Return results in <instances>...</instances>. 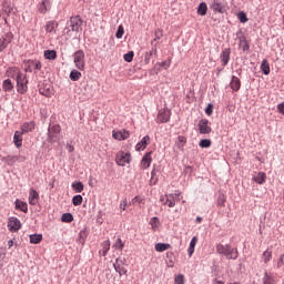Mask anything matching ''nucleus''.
Returning <instances> with one entry per match:
<instances>
[{
	"label": "nucleus",
	"instance_id": "nucleus-29",
	"mask_svg": "<svg viewBox=\"0 0 284 284\" xmlns=\"http://www.w3.org/2000/svg\"><path fill=\"white\" fill-rule=\"evenodd\" d=\"M197 14H200V17H205L207 14V4L205 2L199 4Z\"/></svg>",
	"mask_w": 284,
	"mask_h": 284
},
{
	"label": "nucleus",
	"instance_id": "nucleus-43",
	"mask_svg": "<svg viewBox=\"0 0 284 284\" xmlns=\"http://www.w3.org/2000/svg\"><path fill=\"white\" fill-rule=\"evenodd\" d=\"M263 258H264V263H270L272 261V252L271 251H265L263 253Z\"/></svg>",
	"mask_w": 284,
	"mask_h": 284
},
{
	"label": "nucleus",
	"instance_id": "nucleus-4",
	"mask_svg": "<svg viewBox=\"0 0 284 284\" xmlns=\"http://www.w3.org/2000/svg\"><path fill=\"white\" fill-rule=\"evenodd\" d=\"M73 63L81 72L85 70V52L83 50H78L73 53Z\"/></svg>",
	"mask_w": 284,
	"mask_h": 284
},
{
	"label": "nucleus",
	"instance_id": "nucleus-31",
	"mask_svg": "<svg viewBox=\"0 0 284 284\" xmlns=\"http://www.w3.org/2000/svg\"><path fill=\"white\" fill-rule=\"evenodd\" d=\"M240 48L243 50V52H247V50H250V42H247L245 37L240 38Z\"/></svg>",
	"mask_w": 284,
	"mask_h": 284
},
{
	"label": "nucleus",
	"instance_id": "nucleus-19",
	"mask_svg": "<svg viewBox=\"0 0 284 284\" xmlns=\"http://www.w3.org/2000/svg\"><path fill=\"white\" fill-rule=\"evenodd\" d=\"M39 203V192L34 189L29 191V205H37Z\"/></svg>",
	"mask_w": 284,
	"mask_h": 284
},
{
	"label": "nucleus",
	"instance_id": "nucleus-38",
	"mask_svg": "<svg viewBox=\"0 0 284 284\" xmlns=\"http://www.w3.org/2000/svg\"><path fill=\"white\" fill-rule=\"evenodd\" d=\"M113 247H115V250H120V252L123 250V247H125V243H123V240H121V237H119L115 242V244L113 245Z\"/></svg>",
	"mask_w": 284,
	"mask_h": 284
},
{
	"label": "nucleus",
	"instance_id": "nucleus-2",
	"mask_svg": "<svg viewBox=\"0 0 284 284\" xmlns=\"http://www.w3.org/2000/svg\"><path fill=\"white\" fill-rule=\"evenodd\" d=\"M216 252L217 254H223L229 261H236L239 258V250L229 244H217Z\"/></svg>",
	"mask_w": 284,
	"mask_h": 284
},
{
	"label": "nucleus",
	"instance_id": "nucleus-10",
	"mask_svg": "<svg viewBox=\"0 0 284 284\" xmlns=\"http://www.w3.org/2000/svg\"><path fill=\"white\" fill-rule=\"evenodd\" d=\"M210 9L213 10V12H219L220 14H223L225 12V4L219 0H212L210 2Z\"/></svg>",
	"mask_w": 284,
	"mask_h": 284
},
{
	"label": "nucleus",
	"instance_id": "nucleus-1",
	"mask_svg": "<svg viewBox=\"0 0 284 284\" xmlns=\"http://www.w3.org/2000/svg\"><path fill=\"white\" fill-rule=\"evenodd\" d=\"M7 77L14 79L17 82V92L26 94L28 92V77L17 67H11L7 70Z\"/></svg>",
	"mask_w": 284,
	"mask_h": 284
},
{
	"label": "nucleus",
	"instance_id": "nucleus-37",
	"mask_svg": "<svg viewBox=\"0 0 284 284\" xmlns=\"http://www.w3.org/2000/svg\"><path fill=\"white\" fill-rule=\"evenodd\" d=\"M63 223H72L74 221V216H72V213H64L61 217Z\"/></svg>",
	"mask_w": 284,
	"mask_h": 284
},
{
	"label": "nucleus",
	"instance_id": "nucleus-51",
	"mask_svg": "<svg viewBox=\"0 0 284 284\" xmlns=\"http://www.w3.org/2000/svg\"><path fill=\"white\" fill-rule=\"evenodd\" d=\"M143 201H144L143 197H141V196H135V197L132 199L131 203H132L133 205H136V204L143 203Z\"/></svg>",
	"mask_w": 284,
	"mask_h": 284
},
{
	"label": "nucleus",
	"instance_id": "nucleus-42",
	"mask_svg": "<svg viewBox=\"0 0 284 284\" xmlns=\"http://www.w3.org/2000/svg\"><path fill=\"white\" fill-rule=\"evenodd\" d=\"M212 145V140L210 139H204L200 141V148H210Z\"/></svg>",
	"mask_w": 284,
	"mask_h": 284
},
{
	"label": "nucleus",
	"instance_id": "nucleus-56",
	"mask_svg": "<svg viewBox=\"0 0 284 284\" xmlns=\"http://www.w3.org/2000/svg\"><path fill=\"white\" fill-rule=\"evenodd\" d=\"M79 236H80L81 243H85V239L88 237V234L85 233V231H81L79 233Z\"/></svg>",
	"mask_w": 284,
	"mask_h": 284
},
{
	"label": "nucleus",
	"instance_id": "nucleus-60",
	"mask_svg": "<svg viewBox=\"0 0 284 284\" xmlns=\"http://www.w3.org/2000/svg\"><path fill=\"white\" fill-rule=\"evenodd\" d=\"M187 254L190 257H192V254H194V246H189Z\"/></svg>",
	"mask_w": 284,
	"mask_h": 284
},
{
	"label": "nucleus",
	"instance_id": "nucleus-39",
	"mask_svg": "<svg viewBox=\"0 0 284 284\" xmlns=\"http://www.w3.org/2000/svg\"><path fill=\"white\" fill-rule=\"evenodd\" d=\"M123 59L126 61V63H132V60L134 59V51H129L125 53Z\"/></svg>",
	"mask_w": 284,
	"mask_h": 284
},
{
	"label": "nucleus",
	"instance_id": "nucleus-32",
	"mask_svg": "<svg viewBox=\"0 0 284 284\" xmlns=\"http://www.w3.org/2000/svg\"><path fill=\"white\" fill-rule=\"evenodd\" d=\"M82 74L80 71H78L77 69H73L70 72L69 79H71V81H79V79H81Z\"/></svg>",
	"mask_w": 284,
	"mask_h": 284
},
{
	"label": "nucleus",
	"instance_id": "nucleus-15",
	"mask_svg": "<svg viewBox=\"0 0 284 284\" xmlns=\"http://www.w3.org/2000/svg\"><path fill=\"white\" fill-rule=\"evenodd\" d=\"M8 227L10 232H19L21 230V221L17 217H10L8 222Z\"/></svg>",
	"mask_w": 284,
	"mask_h": 284
},
{
	"label": "nucleus",
	"instance_id": "nucleus-55",
	"mask_svg": "<svg viewBox=\"0 0 284 284\" xmlns=\"http://www.w3.org/2000/svg\"><path fill=\"white\" fill-rule=\"evenodd\" d=\"M128 207V200H123L120 202V210H122V212H125Z\"/></svg>",
	"mask_w": 284,
	"mask_h": 284
},
{
	"label": "nucleus",
	"instance_id": "nucleus-53",
	"mask_svg": "<svg viewBox=\"0 0 284 284\" xmlns=\"http://www.w3.org/2000/svg\"><path fill=\"white\" fill-rule=\"evenodd\" d=\"M212 112H214V105L209 104V105L206 106V109H205V114H206L207 116H212Z\"/></svg>",
	"mask_w": 284,
	"mask_h": 284
},
{
	"label": "nucleus",
	"instance_id": "nucleus-23",
	"mask_svg": "<svg viewBox=\"0 0 284 284\" xmlns=\"http://www.w3.org/2000/svg\"><path fill=\"white\" fill-rule=\"evenodd\" d=\"M16 210H20L24 214H28V203L21 200H16Z\"/></svg>",
	"mask_w": 284,
	"mask_h": 284
},
{
	"label": "nucleus",
	"instance_id": "nucleus-3",
	"mask_svg": "<svg viewBox=\"0 0 284 284\" xmlns=\"http://www.w3.org/2000/svg\"><path fill=\"white\" fill-rule=\"evenodd\" d=\"M181 192L176 191L175 194H166L160 197L161 203L163 205H168V207H174L179 201H181Z\"/></svg>",
	"mask_w": 284,
	"mask_h": 284
},
{
	"label": "nucleus",
	"instance_id": "nucleus-28",
	"mask_svg": "<svg viewBox=\"0 0 284 284\" xmlns=\"http://www.w3.org/2000/svg\"><path fill=\"white\" fill-rule=\"evenodd\" d=\"M12 10H14V7H12L11 3H9V2H3V4H2V11L4 12V14H7L8 17H10V14H12Z\"/></svg>",
	"mask_w": 284,
	"mask_h": 284
},
{
	"label": "nucleus",
	"instance_id": "nucleus-61",
	"mask_svg": "<svg viewBox=\"0 0 284 284\" xmlns=\"http://www.w3.org/2000/svg\"><path fill=\"white\" fill-rule=\"evenodd\" d=\"M34 68H36V70H41V68H42L41 62H39V61L36 62Z\"/></svg>",
	"mask_w": 284,
	"mask_h": 284
},
{
	"label": "nucleus",
	"instance_id": "nucleus-52",
	"mask_svg": "<svg viewBox=\"0 0 284 284\" xmlns=\"http://www.w3.org/2000/svg\"><path fill=\"white\" fill-rule=\"evenodd\" d=\"M40 94H42V97H47L48 99L52 97V92L49 91V89L47 91L45 89H40Z\"/></svg>",
	"mask_w": 284,
	"mask_h": 284
},
{
	"label": "nucleus",
	"instance_id": "nucleus-63",
	"mask_svg": "<svg viewBox=\"0 0 284 284\" xmlns=\"http://www.w3.org/2000/svg\"><path fill=\"white\" fill-rule=\"evenodd\" d=\"M12 245H14V241L9 240V241H8V246H9V247H12Z\"/></svg>",
	"mask_w": 284,
	"mask_h": 284
},
{
	"label": "nucleus",
	"instance_id": "nucleus-40",
	"mask_svg": "<svg viewBox=\"0 0 284 284\" xmlns=\"http://www.w3.org/2000/svg\"><path fill=\"white\" fill-rule=\"evenodd\" d=\"M72 203H73V205H75V206L81 205V203H83V196H81V195H74L73 199H72Z\"/></svg>",
	"mask_w": 284,
	"mask_h": 284
},
{
	"label": "nucleus",
	"instance_id": "nucleus-6",
	"mask_svg": "<svg viewBox=\"0 0 284 284\" xmlns=\"http://www.w3.org/2000/svg\"><path fill=\"white\" fill-rule=\"evenodd\" d=\"M61 133V125L54 124L49 128L48 140L49 143H57L59 141V134Z\"/></svg>",
	"mask_w": 284,
	"mask_h": 284
},
{
	"label": "nucleus",
	"instance_id": "nucleus-25",
	"mask_svg": "<svg viewBox=\"0 0 284 284\" xmlns=\"http://www.w3.org/2000/svg\"><path fill=\"white\" fill-rule=\"evenodd\" d=\"M3 163H7V165H14L17 161H19V156L17 155H8L2 159Z\"/></svg>",
	"mask_w": 284,
	"mask_h": 284
},
{
	"label": "nucleus",
	"instance_id": "nucleus-24",
	"mask_svg": "<svg viewBox=\"0 0 284 284\" xmlns=\"http://www.w3.org/2000/svg\"><path fill=\"white\" fill-rule=\"evenodd\" d=\"M2 89L4 90V92H12V90H14V84L12 83V80H4L2 82Z\"/></svg>",
	"mask_w": 284,
	"mask_h": 284
},
{
	"label": "nucleus",
	"instance_id": "nucleus-58",
	"mask_svg": "<svg viewBox=\"0 0 284 284\" xmlns=\"http://www.w3.org/2000/svg\"><path fill=\"white\" fill-rule=\"evenodd\" d=\"M277 111L280 112V114L284 115V102L277 104Z\"/></svg>",
	"mask_w": 284,
	"mask_h": 284
},
{
	"label": "nucleus",
	"instance_id": "nucleus-21",
	"mask_svg": "<svg viewBox=\"0 0 284 284\" xmlns=\"http://www.w3.org/2000/svg\"><path fill=\"white\" fill-rule=\"evenodd\" d=\"M13 143L16 148H21L23 145V133L21 131H16L13 135Z\"/></svg>",
	"mask_w": 284,
	"mask_h": 284
},
{
	"label": "nucleus",
	"instance_id": "nucleus-13",
	"mask_svg": "<svg viewBox=\"0 0 284 284\" xmlns=\"http://www.w3.org/2000/svg\"><path fill=\"white\" fill-rule=\"evenodd\" d=\"M112 136L113 139H115V141H125L130 139V131L128 130L113 131Z\"/></svg>",
	"mask_w": 284,
	"mask_h": 284
},
{
	"label": "nucleus",
	"instance_id": "nucleus-59",
	"mask_svg": "<svg viewBox=\"0 0 284 284\" xmlns=\"http://www.w3.org/2000/svg\"><path fill=\"white\" fill-rule=\"evenodd\" d=\"M160 67L164 68V70H168V68H170V62L168 61L160 62Z\"/></svg>",
	"mask_w": 284,
	"mask_h": 284
},
{
	"label": "nucleus",
	"instance_id": "nucleus-46",
	"mask_svg": "<svg viewBox=\"0 0 284 284\" xmlns=\"http://www.w3.org/2000/svg\"><path fill=\"white\" fill-rule=\"evenodd\" d=\"M102 245H103V256H105L108 252H110V240L104 241Z\"/></svg>",
	"mask_w": 284,
	"mask_h": 284
},
{
	"label": "nucleus",
	"instance_id": "nucleus-12",
	"mask_svg": "<svg viewBox=\"0 0 284 284\" xmlns=\"http://www.w3.org/2000/svg\"><path fill=\"white\" fill-rule=\"evenodd\" d=\"M113 267L120 276H123V274H128V268H125V264L123 263V260H121V258L115 260Z\"/></svg>",
	"mask_w": 284,
	"mask_h": 284
},
{
	"label": "nucleus",
	"instance_id": "nucleus-18",
	"mask_svg": "<svg viewBox=\"0 0 284 284\" xmlns=\"http://www.w3.org/2000/svg\"><path fill=\"white\" fill-rule=\"evenodd\" d=\"M37 126V124L34 123V121H30V122H24L21 125V133L23 134H28V132H34V128Z\"/></svg>",
	"mask_w": 284,
	"mask_h": 284
},
{
	"label": "nucleus",
	"instance_id": "nucleus-16",
	"mask_svg": "<svg viewBox=\"0 0 284 284\" xmlns=\"http://www.w3.org/2000/svg\"><path fill=\"white\" fill-rule=\"evenodd\" d=\"M170 121V111L160 110L158 113L156 122L158 123H168Z\"/></svg>",
	"mask_w": 284,
	"mask_h": 284
},
{
	"label": "nucleus",
	"instance_id": "nucleus-35",
	"mask_svg": "<svg viewBox=\"0 0 284 284\" xmlns=\"http://www.w3.org/2000/svg\"><path fill=\"white\" fill-rule=\"evenodd\" d=\"M185 143H187V138H185V136H183V135H179V136H178V142H176L178 148H179L180 150H183V148H185Z\"/></svg>",
	"mask_w": 284,
	"mask_h": 284
},
{
	"label": "nucleus",
	"instance_id": "nucleus-57",
	"mask_svg": "<svg viewBox=\"0 0 284 284\" xmlns=\"http://www.w3.org/2000/svg\"><path fill=\"white\" fill-rule=\"evenodd\" d=\"M196 243H199V237L193 236L190 242V247H196Z\"/></svg>",
	"mask_w": 284,
	"mask_h": 284
},
{
	"label": "nucleus",
	"instance_id": "nucleus-14",
	"mask_svg": "<svg viewBox=\"0 0 284 284\" xmlns=\"http://www.w3.org/2000/svg\"><path fill=\"white\" fill-rule=\"evenodd\" d=\"M152 165V151L144 154L140 162L141 170H148Z\"/></svg>",
	"mask_w": 284,
	"mask_h": 284
},
{
	"label": "nucleus",
	"instance_id": "nucleus-8",
	"mask_svg": "<svg viewBox=\"0 0 284 284\" xmlns=\"http://www.w3.org/2000/svg\"><path fill=\"white\" fill-rule=\"evenodd\" d=\"M12 32H8L0 37V52H3L12 43Z\"/></svg>",
	"mask_w": 284,
	"mask_h": 284
},
{
	"label": "nucleus",
	"instance_id": "nucleus-45",
	"mask_svg": "<svg viewBox=\"0 0 284 284\" xmlns=\"http://www.w3.org/2000/svg\"><path fill=\"white\" fill-rule=\"evenodd\" d=\"M124 32L123 24H120L115 33L116 39H123Z\"/></svg>",
	"mask_w": 284,
	"mask_h": 284
},
{
	"label": "nucleus",
	"instance_id": "nucleus-41",
	"mask_svg": "<svg viewBox=\"0 0 284 284\" xmlns=\"http://www.w3.org/2000/svg\"><path fill=\"white\" fill-rule=\"evenodd\" d=\"M72 189L78 192L81 193V191L83 190V183L82 182H75L72 184Z\"/></svg>",
	"mask_w": 284,
	"mask_h": 284
},
{
	"label": "nucleus",
	"instance_id": "nucleus-64",
	"mask_svg": "<svg viewBox=\"0 0 284 284\" xmlns=\"http://www.w3.org/2000/svg\"><path fill=\"white\" fill-rule=\"evenodd\" d=\"M196 223H202L203 222V217L201 216H197L196 220H195Z\"/></svg>",
	"mask_w": 284,
	"mask_h": 284
},
{
	"label": "nucleus",
	"instance_id": "nucleus-30",
	"mask_svg": "<svg viewBox=\"0 0 284 284\" xmlns=\"http://www.w3.org/2000/svg\"><path fill=\"white\" fill-rule=\"evenodd\" d=\"M43 241V235L41 234H32L30 235V243L33 245H39V243Z\"/></svg>",
	"mask_w": 284,
	"mask_h": 284
},
{
	"label": "nucleus",
	"instance_id": "nucleus-27",
	"mask_svg": "<svg viewBox=\"0 0 284 284\" xmlns=\"http://www.w3.org/2000/svg\"><path fill=\"white\" fill-rule=\"evenodd\" d=\"M172 245L168 243H156L155 244V252H166V250H170Z\"/></svg>",
	"mask_w": 284,
	"mask_h": 284
},
{
	"label": "nucleus",
	"instance_id": "nucleus-17",
	"mask_svg": "<svg viewBox=\"0 0 284 284\" xmlns=\"http://www.w3.org/2000/svg\"><path fill=\"white\" fill-rule=\"evenodd\" d=\"M150 135H145L136 145H135V150L136 152H143V150H145V148H148V145H150Z\"/></svg>",
	"mask_w": 284,
	"mask_h": 284
},
{
	"label": "nucleus",
	"instance_id": "nucleus-22",
	"mask_svg": "<svg viewBox=\"0 0 284 284\" xmlns=\"http://www.w3.org/2000/svg\"><path fill=\"white\" fill-rule=\"evenodd\" d=\"M265 179H267V175L265 174V172H258L253 176V181L258 185H263V183H265Z\"/></svg>",
	"mask_w": 284,
	"mask_h": 284
},
{
	"label": "nucleus",
	"instance_id": "nucleus-50",
	"mask_svg": "<svg viewBox=\"0 0 284 284\" xmlns=\"http://www.w3.org/2000/svg\"><path fill=\"white\" fill-rule=\"evenodd\" d=\"M154 34H155L154 41H159V39L163 38V30L156 29Z\"/></svg>",
	"mask_w": 284,
	"mask_h": 284
},
{
	"label": "nucleus",
	"instance_id": "nucleus-48",
	"mask_svg": "<svg viewBox=\"0 0 284 284\" xmlns=\"http://www.w3.org/2000/svg\"><path fill=\"white\" fill-rule=\"evenodd\" d=\"M184 278H185V276H183V274H179V275L175 276V278H174V284H185Z\"/></svg>",
	"mask_w": 284,
	"mask_h": 284
},
{
	"label": "nucleus",
	"instance_id": "nucleus-47",
	"mask_svg": "<svg viewBox=\"0 0 284 284\" xmlns=\"http://www.w3.org/2000/svg\"><path fill=\"white\" fill-rule=\"evenodd\" d=\"M150 225L152 226V230L155 231L156 227H159V217H152L150 220Z\"/></svg>",
	"mask_w": 284,
	"mask_h": 284
},
{
	"label": "nucleus",
	"instance_id": "nucleus-34",
	"mask_svg": "<svg viewBox=\"0 0 284 284\" xmlns=\"http://www.w3.org/2000/svg\"><path fill=\"white\" fill-rule=\"evenodd\" d=\"M44 58L48 59L49 61H54V59H57V51L54 50L44 51Z\"/></svg>",
	"mask_w": 284,
	"mask_h": 284
},
{
	"label": "nucleus",
	"instance_id": "nucleus-7",
	"mask_svg": "<svg viewBox=\"0 0 284 284\" xmlns=\"http://www.w3.org/2000/svg\"><path fill=\"white\" fill-rule=\"evenodd\" d=\"M83 26V20L80 16L71 17L70 28L73 32H81V27Z\"/></svg>",
	"mask_w": 284,
	"mask_h": 284
},
{
	"label": "nucleus",
	"instance_id": "nucleus-36",
	"mask_svg": "<svg viewBox=\"0 0 284 284\" xmlns=\"http://www.w3.org/2000/svg\"><path fill=\"white\" fill-rule=\"evenodd\" d=\"M261 70H262V72H263V74H266V75L270 74V63L267 62L266 59H264V60L262 61Z\"/></svg>",
	"mask_w": 284,
	"mask_h": 284
},
{
	"label": "nucleus",
	"instance_id": "nucleus-44",
	"mask_svg": "<svg viewBox=\"0 0 284 284\" xmlns=\"http://www.w3.org/2000/svg\"><path fill=\"white\" fill-rule=\"evenodd\" d=\"M237 19L241 21V23H247V14H245L243 11L239 12Z\"/></svg>",
	"mask_w": 284,
	"mask_h": 284
},
{
	"label": "nucleus",
	"instance_id": "nucleus-20",
	"mask_svg": "<svg viewBox=\"0 0 284 284\" xmlns=\"http://www.w3.org/2000/svg\"><path fill=\"white\" fill-rule=\"evenodd\" d=\"M230 88L233 92H239L241 90V79L233 75L230 82Z\"/></svg>",
	"mask_w": 284,
	"mask_h": 284
},
{
	"label": "nucleus",
	"instance_id": "nucleus-26",
	"mask_svg": "<svg viewBox=\"0 0 284 284\" xmlns=\"http://www.w3.org/2000/svg\"><path fill=\"white\" fill-rule=\"evenodd\" d=\"M222 65L230 63V49H225L221 54Z\"/></svg>",
	"mask_w": 284,
	"mask_h": 284
},
{
	"label": "nucleus",
	"instance_id": "nucleus-33",
	"mask_svg": "<svg viewBox=\"0 0 284 284\" xmlns=\"http://www.w3.org/2000/svg\"><path fill=\"white\" fill-rule=\"evenodd\" d=\"M48 6H50V1L49 0H43L39 4V12H41V14H45V12H48Z\"/></svg>",
	"mask_w": 284,
	"mask_h": 284
},
{
	"label": "nucleus",
	"instance_id": "nucleus-5",
	"mask_svg": "<svg viewBox=\"0 0 284 284\" xmlns=\"http://www.w3.org/2000/svg\"><path fill=\"white\" fill-rule=\"evenodd\" d=\"M132 161V155L124 151H119L115 155V163L122 168H125Z\"/></svg>",
	"mask_w": 284,
	"mask_h": 284
},
{
	"label": "nucleus",
	"instance_id": "nucleus-9",
	"mask_svg": "<svg viewBox=\"0 0 284 284\" xmlns=\"http://www.w3.org/2000/svg\"><path fill=\"white\" fill-rule=\"evenodd\" d=\"M58 28H59V22L54 20L48 21L44 26L45 32L47 34H49V37H54V34H57Z\"/></svg>",
	"mask_w": 284,
	"mask_h": 284
},
{
	"label": "nucleus",
	"instance_id": "nucleus-49",
	"mask_svg": "<svg viewBox=\"0 0 284 284\" xmlns=\"http://www.w3.org/2000/svg\"><path fill=\"white\" fill-rule=\"evenodd\" d=\"M283 265H284V254H281L280 257L277 258L276 268L281 270Z\"/></svg>",
	"mask_w": 284,
	"mask_h": 284
},
{
	"label": "nucleus",
	"instance_id": "nucleus-11",
	"mask_svg": "<svg viewBox=\"0 0 284 284\" xmlns=\"http://www.w3.org/2000/svg\"><path fill=\"white\" fill-rule=\"evenodd\" d=\"M200 134H210L212 132V126L210 125V121L207 119H202L199 122Z\"/></svg>",
	"mask_w": 284,
	"mask_h": 284
},
{
	"label": "nucleus",
	"instance_id": "nucleus-62",
	"mask_svg": "<svg viewBox=\"0 0 284 284\" xmlns=\"http://www.w3.org/2000/svg\"><path fill=\"white\" fill-rule=\"evenodd\" d=\"M217 205H221V206L225 205V200H221V199H220V200L217 201Z\"/></svg>",
	"mask_w": 284,
	"mask_h": 284
},
{
	"label": "nucleus",
	"instance_id": "nucleus-54",
	"mask_svg": "<svg viewBox=\"0 0 284 284\" xmlns=\"http://www.w3.org/2000/svg\"><path fill=\"white\" fill-rule=\"evenodd\" d=\"M152 54H154V51H149L144 54V61L145 63H150V60L152 59Z\"/></svg>",
	"mask_w": 284,
	"mask_h": 284
}]
</instances>
